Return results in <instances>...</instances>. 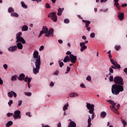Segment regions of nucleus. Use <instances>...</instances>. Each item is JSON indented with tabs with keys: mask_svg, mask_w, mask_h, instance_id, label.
Segmentation results:
<instances>
[{
	"mask_svg": "<svg viewBox=\"0 0 127 127\" xmlns=\"http://www.w3.org/2000/svg\"><path fill=\"white\" fill-rule=\"evenodd\" d=\"M16 39L17 40L16 42V43L21 42L23 44H25V40L24 39H23V38L20 37L19 38H17Z\"/></svg>",
	"mask_w": 127,
	"mask_h": 127,
	"instance_id": "obj_13",
	"label": "nucleus"
},
{
	"mask_svg": "<svg viewBox=\"0 0 127 127\" xmlns=\"http://www.w3.org/2000/svg\"><path fill=\"white\" fill-rule=\"evenodd\" d=\"M26 115L28 116V117H31V115H30V112H27L26 113Z\"/></svg>",
	"mask_w": 127,
	"mask_h": 127,
	"instance_id": "obj_56",
	"label": "nucleus"
},
{
	"mask_svg": "<svg viewBox=\"0 0 127 127\" xmlns=\"http://www.w3.org/2000/svg\"><path fill=\"white\" fill-rule=\"evenodd\" d=\"M59 74V71L57 70L54 73V75H58Z\"/></svg>",
	"mask_w": 127,
	"mask_h": 127,
	"instance_id": "obj_53",
	"label": "nucleus"
},
{
	"mask_svg": "<svg viewBox=\"0 0 127 127\" xmlns=\"http://www.w3.org/2000/svg\"><path fill=\"white\" fill-rule=\"evenodd\" d=\"M114 1L115 2L114 5L116 6L118 10H120L121 6H120V4L119 3V0H114Z\"/></svg>",
	"mask_w": 127,
	"mask_h": 127,
	"instance_id": "obj_16",
	"label": "nucleus"
},
{
	"mask_svg": "<svg viewBox=\"0 0 127 127\" xmlns=\"http://www.w3.org/2000/svg\"><path fill=\"white\" fill-rule=\"evenodd\" d=\"M81 88H85V85L83 83L80 84Z\"/></svg>",
	"mask_w": 127,
	"mask_h": 127,
	"instance_id": "obj_61",
	"label": "nucleus"
},
{
	"mask_svg": "<svg viewBox=\"0 0 127 127\" xmlns=\"http://www.w3.org/2000/svg\"><path fill=\"white\" fill-rule=\"evenodd\" d=\"M25 77V75L24 74L22 73L19 75L18 79L19 81H23L24 80V77Z\"/></svg>",
	"mask_w": 127,
	"mask_h": 127,
	"instance_id": "obj_19",
	"label": "nucleus"
},
{
	"mask_svg": "<svg viewBox=\"0 0 127 127\" xmlns=\"http://www.w3.org/2000/svg\"><path fill=\"white\" fill-rule=\"evenodd\" d=\"M91 122H92V120L91 119V117H90V115L88 116V119L87 121V123L88 124L87 127H91V126H92V124L91 123Z\"/></svg>",
	"mask_w": 127,
	"mask_h": 127,
	"instance_id": "obj_23",
	"label": "nucleus"
},
{
	"mask_svg": "<svg viewBox=\"0 0 127 127\" xmlns=\"http://www.w3.org/2000/svg\"><path fill=\"white\" fill-rule=\"evenodd\" d=\"M68 107H69V104L67 103L66 104H65L63 107V111H65L66 110H68Z\"/></svg>",
	"mask_w": 127,
	"mask_h": 127,
	"instance_id": "obj_27",
	"label": "nucleus"
},
{
	"mask_svg": "<svg viewBox=\"0 0 127 127\" xmlns=\"http://www.w3.org/2000/svg\"><path fill=\"white\" fill-rule=\"evenodd\" d=\"M57 127H61V123H59L58 124Z\"/></svg>",
	"mask_w": 127,
	"mask_h": 127,
	"instance_id": "obj_63",
	"label": "nucleus"
},
{
	"mask_svg": "<svg viewBox=\"0 0 127 127\" xmlns=\"http://www.w3.org/2000/svg\"><path fill=\"white\" fill-rule=\"evenodd\" d=\"M21 6L23 7V8H27V5L24 3V2H21Z\"/></svg>",
	"mask_w": 127,
	"mask_h": 127,
	"instance_id": "obj_33",
	"label": "nucleus"
},
{
	"mask_svg": "<svg viewBox=\"0 0 127 127\" xmlns=\"http://www.w3.org/2000/svg\"><path fill=\"white\" fill-rule=\"evenodd\" d=\"M116 50L118 51L119 49H121V46L120 45H116L115 47Z\"/></svg>",
	"mask_w": 127,
	"mask_h": 127,
	"instance_id": "obj_43",
	"label": "nucleus"
},
{
	"mask_svg": "<svg viewBox=\"0 0 127 127\" xmlns=\"http://www.w3.org/2000/svg\"><path fill=\"white\" fill-rule=\"evenodd\" d=\"M109 81H110V82H113L114 81V76H110Z\"/></svg>",
	"mask_w": 127,
	"mask_h": 127,
	"instance_id": "obj_45",
	"label": "nucleus"
},
{
	"mask_svg": "<svg viewBox=\"0 0 127 127\" xmlns=\"http://www.w3.org/2000/svg\"><path fill=\"white\" fill-rule=\"evenodd\" d=\"M50 86L51 87H53V86H54V83H53V82H51V83L50 84Z\"/></svg>",
	"mask_w": 127,
	"mask_h": 127,
	"instance_id": "obj_59",
	"label": "nucleus"
},
{
	"mask_svg": "<svg viewBox=\"0 0 127 127\" xmlns=\"http://www.w3.org/2000/svg\"><path fill=\"white\" fill-rule=\"evenodd\" d=\"M108 54H109V58H112V55H111V51H109L108 53Z\"/></svg>",
	"mask_w": 127,
	"mask_h": 127,
	"instance_id": "obj_51",
	"label": "nucleus"
},
{
	"mask_svg": "<svg viewBox=\"0 0 127 127\" xmlns=\"http://www.w3.org/2000/svg\"><path fill=\"white\" fill-rule=\"evenodd\" d=\"M113 65L117 69H120L121 68V65L117 63H115Z\"/></svg>",
	"mask_w": 127,
	"mask_h": 127,
	"instance_id": "obj_32",
	"label": "nucleus"
},
{
	"mask_svg": "<svg viewBox=\"0 0 127 127\" xmlns=\"http://www.w3.org/2000/svg\"><path fill=\"white\" fill-rule=\"evenodd\" d=\"M71 63L75 64L76 63V61H77V56H74L73 54H71L69 55V61Z\"/></svg>",
	"mask_w": 127,
	"mask_h": 127,
	"instance_id": "obj_8",
	"label": "nucleus"
},
{
	"mask_svg": "<svg viewBox=\"0 0 127 127\" xmlns=\"http://www.w3.org/2000/svg\"><path fill=\"white\" fill-rule=\"evenodd\" d=\"M69 96L70 98H74L75 97H79V94L75 93V92H72L69 94Z\"/></svg>",
	"mask_w": 127,
	"mask_h": 127,
	"instance_id": "obj_17",
	"label": "nucleus"
},
{
	"mask_svg": "<svg viewBox=\"0 0 127 127\" xmlns=\"http://www.w3.org/2000/svg\"><path fill=\"white\" fill-rule=\"evenodd\" d=\"M118 18L120 20H123L124 18H125V14H124V12L120 13L118 14Z\"/></svg>",
	"mask_w": 127,
	"mask_h": 127,
	"instance_id": "obj_18",
	"label": "nucleus"
},
{
	"mask_svg": "<svg viewBox=\"0 0 127 127\" xmlns=\"http://www.w3.org/2000/svg\"><path fill=\"white\" fill-rule=\"evenodd\" d=\"M13 103V101H12V100H10L9 101V102H8V104L9 106V107H10V106L12 105Z\"/></svg>",
	"mask_w": 127,
	"mask_h": 127,
	"instance_id": "obj_42",
	"label": "nucleus"
},
{
	"mask_svg": "<svg viewBox=\"0 0 127 127\" xmlns=\"http://www.w3.org/2000/svg\"><path fill=\"white\" fill-rule=\"evenodd\" d=\"M80 47H82L83 46H86L85 45V43L84 42L80 43Z\"/></svg>",
	"mask_w": 127,
	"mask_h": 127,
	"instance_id": "obj_49",
	"label": "nucleus"
},
{
	"mask_svg": "<svg viewBox=\"0 0 127 127\" xmlns=\"http://www.w3.org/2000/svg\"><path fill=\"white\" fill-rule=\"evenodd\" d=\"M3 68L6 70V69H7V65L6 64H3Z\"/></svg>",
	"mask_w": 127,
	"mask_h": 127,
	"instance_id": "obj_57",
	"label": "nucleus"
},
{
	"mask_svg": "<svg viewBox=\"0 0 127 127\" xmlns=\"http://www.w3.org/2000/svg\"><path fill=\"white\" fill-rule=\"evenodd\" d=\"M46 8H50V5L49 4V3H47L46 4Z\"/></svg>",
	"mask_w": 127,
	"mask_h": 127,
	"instance_id": "obj_50",
	"label": "nucleus"
},
{
	"mask_svg": "<svg viewBox=\"0 0 127 127\" xmlns=\"http://www.w3.org/2000/svg\"><path fill=\"white\" fill-rule=\"evenodd\" d=\"M63 10H64V8H59L57 15H59V16L62 15V12H63Z\"/></svg>",
	"mask_w": 127,
	"mask_h": 127,
	"instance_id": "obj_21",
	"label": "nucleus"
},
{
	"mask_svg": "<svg viewBox=\"0 0 127 127\" xmlns=\"http://www.w3.org/2000/svg\"><path fill=\"white\" fill-rule=\"evenodd\" d=\"M114 81L115 84L112 86V93L117 96L121 92H124V79L122 77L116 76L114 78Z\"/></svg>",
	"mask_w": 127,
	"mask_h": 127,
	"instance_id": "obj_1",
	"label": "nucleus"
},
{
	"mask_svg": "<svg viewBox=\"0 0 127 127\" xmlns=\"http://www.w3.org/2000/svg\"><path fill=\"white\" fill-rule=\"evenodd\" d=\"M11 80H12V81H16V75H13Z\"/></svg>",
	"mask_w": 127,
	"mask_h": 127,
	"instance_id": "obj_38",
	"label": "nucleus"
},
{
	"mask_svg": "<svg viewBox=\"0 0 127 127\" xmlns=\"http://www.w3.org/2000/svg\"><path fill=\"white\" fill-rule=\"evenodd\" d=\"M11 16L18 17L19 15H18V14L16 12H12L11 13Z\"/></svg>",
	"mask_w": 127,
	"mask_h": 127,
	"instance_id": "obj_28",
	"label": "nucleus"
},
{
	"mask_svg": "<svg viewBox=\"0 0 127 127\" xmlns=\"http://www.w3.org/2000/svg\"><path fill=\"white\" fill-rule=\"evenodd\" d=\"M85 49H87L86 46H84L81 47L80 51L81 52H83V51H84V50H85Z\"/></svg>",
	"mask_w": 127,
	"mask_h": 127,
	"instance_id": "obj_35",
	"label": "nucleus"
},
{
	"mask_svg": "<svg viewBox=\"0 0 127 127\" xmlns=\"http://www.w3.org/2000/svg\"><path fill=\"white\" fill-rule=\"evenodd\" d=\"M22 31H27L28 30V27L26 25H24L22 27Z\"/></svg>",
	"mask_w": 127,
	"mask_h": 127,
	"instance_id": "obj_26",
	"label": "nucleus"
},
{
	"mask_svg": "<svg viewBox=\"0 0 127 127\" xmlns=\"http://www.w3.org/2000/svg\"><path fill=\"white\" fill-rule=\"evenodd\" d=\"M7 95L9 98H12V97H14V98H16L17 96L16 93L13 91L8 92Z\"/></svg>",
	"mask_w": 127,
	"mask_h": 127,
	"instance_id": "obj_9",
	"label": "nucleus"
},
{
	"mask_svg": "<svg viewBox=\"0 0 127 127\" xmlns=\"http://www.w3.org/2000/svg\"><path fill=\"white\" fill-rule=\"evenodd\" d=\"M25 82H27L28 87L29 89H30V86H31V85L30 84V82H31V79H30V78L26 76L25 78Z\"/></svg>",
	"mask_w": 127,
	"mask_h": 127,
	"instance_id": "obj_15",
	"label": "nucleus"
},
{
	"mask_svg": "<svg viewBox=\"0 0 127 127\" xmlns=\"http://www.w3.org/2000/svg\"><path fill=\"white\" fill-rule=\"evenodd\" d=\"M14 9H13V8L12 7H9L8 9V12H9V13H11V12H14Z\"/></svg>",
	"mask_w": 127,
	"mask_h": 127,
	"instance_id": "obj_29",
	"label": "nucleus"
},
{
	"mask_svg": "<svg viewBox=\"0 0 127 127\" xmlns=\"http://www.w3.org/2000/svg\"><path fill=\"white\" fill-rule=\"evenodd\" d=\"M39 54V53H38V51H35L34 52L33 58H34V59H35V60H36H36L38 59L39 58H40V56H38Z\"/></svg>",
	"mask_w": 127,
	"mask_h": 127,
	"instance_id": "obj_10",
	"label": "nucleus"
},
{
	"mask_svg": "<svg viewBox=\"0 0 127 127\" xmlns=\"http://www.w3.org/2000/svg\"><path fill=\"white\" fill-rule=\"evenodd\" d=\"M13 124L12 121H9L6 124L5 126L7 127H11V125Z\"/></svg>",
	"mask_w": 127,
	"mask_h": 127,
	"instance_id": "obj_30",
	"label": "nucleus"
},
{
	"mask_svg": "<svg viewBox=\"0 0 127 127\" xmlns=\"http://www.w3.org/2000/svg\"><path fill=\"white\" fill-rule=\"evenodd\" d=\"M22 101L19 100V101H18V107H20L21 105H22Z\"/></svg>",
	"mask_w": 127,
	"mask_h": 127,
	"instance_id": "obj_48",
	"label": "nucleus"
},
{
	"mask_svg": "<svg viewBox=\"0 0 127 127\" xmlns=\"http://www.w3.org/2000/svg\"><path fill=\"white\" fill-rule=\"evenodd\" d=\"M47 32H48V28L46 26H43L42 30L40 32V35H39V37H40L43 33L46 34Z\"/></svg>",
	"mask_w": 127,
	"mask_h": 127,
	"instance_id": "obj_7",
	"label": "nucleus"
},
{
	"mask_svg": "<svg viewBox=\"0 0 127 127\" xmlns=\"http://www.w3.org/2000/svg\"><path fill=\"white\" fill-rule=\"evenodd\" d=\"M13 118L15 120L16 119H21V116H20V111L16 110L14 112V114L13 115Z\"/></svg>",
	"mask_w": 127,
	"mask_h": 127,
	"instance_id": "obj_6",
	"label": "nucleus"
},
{
	"mask_svg": "<svg viewBox=\"0 0 127 127\" xmlns=\"http://www.w3.org/2000/svg\"><path fill=\"white\" fill-rule=\"evenodd\" d=\"M119 109H120V108H116V107H114V108L111 109V111H113L114 113H115L117 115H120V113H119V111H118V110H119Z\"/></svg>",
	"mask_w": 127,
	"mask_h": 127,
	"instance_id": "obj_20",
	"label": "nucleus"
},
{
	"mask_svg": "<svg viewBox=\"0 0 127 127\" xmlns=\"http://www.w3.org/2000/svg\"><path fill=\"white\" fill-rule=\"evenodd\" d=\"M18 49L21 50L22 49L23 46H22V44L21 43H17V47Z\"/></svg>",
	"mask_w": 127,
	"mask_h": 127,
	"instance_id": "obj_25",
	"label": "nucleus"
},
{
	"mask_svg": "<svg viewBox=\"0 0 127 127\" xmlns=\"http://www.w3.org/2000/svg\"><path fill=\"white\" fill-rule=\"evenodd\" d=\"M106 116H107V113L105 112H102L101 113V118H106Z\"/></svg>",
	"mask_w": 127,
	"mask_h": 127,
	"instance_id": "obj_31",
	"label": "nucleus"
},
{
	"mask_svg": "<svg viewBox=\"0 0 127 127\" xmlns=\"http://www.w3.org/2000/svg\"><path fill=\"white\" fill-rule=\"evenodd\" d=\"M86 80L87 81H88L89 82H90L91 80V76L88 75L87 77H86Z\"/></svg>",
	"mask_w": 127,
	"mask_h": 127,
	"instance_id": "obj_46",
	"label": "nucleus"
},
{
	"mask_svg": "<svg viewBox=\"0 0 127 127\" xmlns=\"http://www.w3.org/2000/svg\"><path fill=\"white\" fill-rule=\"evenodd\" d=\"M45 36H46V37H50V36L53 37V36H54V30H53V28H51L48 31V32L45 34Z\"/></svg>",
	"mask_w": 127,
	"mask_h": 127,
	"instance_id": "obj_4",
	"label": "nucleus"
},
{
	"mask_svg": "<svg viewBox=\"0 0 127 127\" xmlns=\"http://www.w3.org/2000/svg\"><path fill=\"white\" fill-rule=\"evenodd\" d=\"M59 64L60 65V67L61 68H62V67H63V66H64V63L62 62H61V61H59Z\"/></svg>",
	"mask_w": 127,
	"mask_h": 127,
	"instance_id": "obj_34",
	"label": "nucleus"
},
{
	"mask_svg": "<svg viewBox=\"0 0 127 127\" xmlns=\"http://www.w3.org/2000/svg\"><path fill=\"white\" fill-rule=\"evenodd\" d=\"M3 84V81H2V79L0 77V85H2Z\"/></svg>",
	"mask_w": 127,
	"mask_h": 127,
	"instance_id": "obj_58",
	"label": "nucleus"
},
{
	"mask_svg": "<svg viewBox=\"0 0 127 127\" xmlns=\"http://www.w3.org/2000/svg\"><path fill=\"white\" fill-rule=\"evenodd\" d=\"M64 22L66 24L69 23L70 22V20H69L68 18H66L64 20Z\"/></svg>",
	"mask_w": 127,
	"mask_h": 127,
	"instance_id": "obj_40",
	"label": "nucleus"
},
{
	"mask_svg": "<svg viewBox=\"0 0 127 127\" xmlns=\"http://www.w3.org/2000/svg\"><path fill=\"white\" fill-rule=\"evenodd\" d=\"M63 61L64 62V63H67V62H70V58H69V56H66L64 57Z\"/></svg>",
	"mask_w": 127,
	"mask_h": 127,
	"instance_id": "obj_24",
	"label": "nucleus"
},
{
	"mask_svg": "<svg viewBox=\"0 0 127 127\" xmlns=\"http://www.w3.org/2000/svg\"><path fill=\"white\" fill-rule=\"evenodd\" d=\"M22 34V33H21V32H19V33H17V34H16V38H19V37H21L20 36H21Z\"/></svg>",
	"mask_w": 127,
	"mask_h": 127,
	"instance_id": "obj_37",
	"label": "nucleus"
},
{
	"mask_svg": "<svg viewBox=\"0 0 127 127\" xmlns=\"http://www.w3.org/2000/svg\"><path fill=\"white\" fill-rule=\"evenodd\" d=\"M107 102H108V103H110L111 105H112V106H110V108L111 109L116 107V105H117V103H115V101H114V100H107Z\"/></svg>",
	"mask_w": 127,
	"mask_h": 127,
	"instance_id": "obj_11",
	"label": "nucleus"
},
{
	"mask_svg": "<svg viewBox=\"0 0 127 127\" xmlns=\"http://www.w3.org/2000/svg\"><path fill=\"white\" fill-rule=\"evenodd\" d=\"M110 61H111L112 64H113V65H114L116 63V62H115V61L114 60V59H111Z\"/></svg>",
	"mask_w": 127,
	"mask_h": 127,
	"instance_id": "obj_54",
	"label": "nucleus"
},
{
	"mask_svg": "<svg viewBox=\"0 0 127 127\" xmlns=\"http://www.w3.org/2000/svg\"><path fill=\"white\" fill-rule=\"evenodd\" d=\"M122 7H126V6H127V3L122 4Z\"/></svg>",
	"mask_w": 127,
	"mask_h": 127,
	"instance_id": "obj_60",
	"label": "nucleus"
},
{
	"mask_svg": "<svg viewBox=\"0 0 127 127\" xmlns=\"http://www.w3.org/2000/svg\"><path fill=\"white\" fill-rule=\"evenodd\" d=\"M90 37H91V38H95V33H91L90 34Z\"/></svg>",
	"mask_w": 127,
	"mask_h": 127,
	"instance_id": "obj_47",
	"label": "nucleus"
},
{
	"mask_svg": "<svg viewBox=\"0 0 127 127\" xmlns=\"http://www.w3.org/2000/svg\"><path fill=\"white\" fill-rule=\"evenodd\" d=\"M82 22H84V23H85V27L86 28V30H88V31H90V30H91V27L89 26H90V24H91V22L88 20H82Z\"/></svg>",
	"mask_w": 127,
	"mask_h": 127,
	"instance_id": "obj_5",
	"label": "nucleus"
},
{
	"mask_svg": "<svg viewBox=\"0 0 127 127\" xmlns=\"http://www.w3.org/2000/svg\"><path fill=\"white\" fill-rule=\"evenodd\" d=\"M7 117H11V116H13V113H7Z\"/></svg>",
	"mask_w": 127,
	"mask_h": 127,
	"instance_id": "obj_55",
	"label": "nucleus"
},
{
	"mask_svg": "<svg viewBox=\"0 0 127 127\" xmlns=\"http://www.w3.org/2000/svg\"><path fill=\"white\" fill-rule=\"evenodd\" d=\"M36 67L33 68V73L34 74H37L39 73V69H40V65H41V61H40V58H39L36 60V62H35Z\"/></svg>",
	"mask_w": 127,
	"mask_h": 127,
	"instance_id": "obj_2",
	"label": "nucleus"
},
{
	"mask_svg": "<svg viewBox=\"0 0 127 127\" xmlns=\"http://www.w3.org/2000/svg\"><path fill=\"white\" fill-rule=\"evenodd\" d=\"M52 19L55 22H56L57 21V16L56 15V12H52Z\"/></svg>",
	"mask_w": 127,
	"mask_h": 127,
	"instance_id": "obj_12",
	"label": "nucleus"
},
{
	"mask_svg": "<svg viewBox=\"0 0 127 127\" xmlns=\"http://www.w3.org/2000/svg\"><path fill=\"white\" fill-rule=\"evenodd\" d=\"M70 71H71V67L67 66L66 72L65 73V74H68Z\"/></svg>",
	"mask_w": 127,
	"mask_h": 127,
	"instance_id": "obj_36",
	"label": "nucleus"
},
{
	"mask_svg": "<svg viewBox=\"0 0 127 127\" xmlns=\"http://www.w3.org/2000/svg\"><path fill=\"white\" fill-rule=\"evenodd\" d=\"M17 49V47L16 46L10 47L8 48V51L9 52H14L15 50Z\"/></svg>",
	"mask_w": 127,
	"mask_h": 127,
	"instance_id": "obj_14",
	"label": "nucleus"
},
{
	"mask_svg": "<svg viewBox=\"0 0 127 127\" xmlns=\"http://www.w3.org/2000/svg\"><path fill=\"white\" fill-rule=\"evenodd\" d=\"M86 108L89 110V113L92 114V120H94V118H95V113L94 112V111H95L94 108H95V105L87 103Z\"/></svg>",
	"mask_w": 127,
	"mask_h": 127,
	"instance_id": "obj_3",
	"label": "nucleus"
},
{
	"mask_svg": "<svg viewBox=\"0 0 127 127\" xmlns=\"http://www.w3.org/2000/svg\"><path fill=\"white\" fill-rule=\"evenodd\" d=\"M25 95L26 96H28V97H30V96L32 95V93L31 92H25Z\"/></svg>",
	"mask_w": 127,
	"mask_h": 127,
	"instance_id": "obj_44",
	"label": "nucleus"
},
{
	"mask_svg": "<svg viewBox=\"0 0 127 127\" xmlns=\"http://www.w3.org/2000/svg\"><path fill=\"white\" fill-rule=\"evenodd\" d=\"M124 71L125 73H127V68H125Z\"/></svg>",
	"mask_w": 127,
	"mask_h": 127,
	"instance_id": "obj_64",
	"label": "nucleus"
},
{
	"mask_svg": "<svg viewBox=\"0 0 127 127\" xmlns=\"http://www.w3.org/2000/svg\"><path fill=\"white\" fill-rule=\"evenodd\" d=\"M71 52L70 51H67L66 53V54H67V55H71Z\"/></svg>",
	"mask_w": 127,
	"mask_h": 127,
	"instance_id": "obj_62",
	"label": "nucleus"
},
{
	"mask_svg": "<svg viewBox=\"0 0 127 127\" xmlns=\"http://www.w3.org/2000/svg\"><path fill=\"white\" fill-rule=\"evenodd\" d=\"M109 71L110 72V73H109V75H112V74H113V73H114V69H113V68H112V67H110L109 68ZM111 73L112 74H111Z\"/></svg>",
	"mask_w": 127,
	"mask_h": 127,
	"instance_id": "obj_41",
	"label": "nucleus"
},
{
	"mask_svg": "<svg viewBox=\"0 0 127 127\" xmlns=\"http://www.w3.org/2000/svg\"><path fill=\"white\" fill-rule=\"evenodd\" d=\"M68 127H76V123H75L74 121L70 122L68 126Z\"/></svg>",
	"mask_w": 127,
	"mask_h": 127,
	"instance_id": "obj_22",
	"label": "nucleus"
},
{
	"mask_svg": "<svg viewBox=\"0 0 127 127\" xmlns=\"http://www.w3.org/2000/svg\"><path fill=\"white\" fill-rule=\"evenodd\" d=\"M122 123L124 125V127H126L127 126V122L124 119H122Z\"/></svg>",
	"mask_w": 127,
	"mask_h": 127,
	"instance_id": "obj_39",
	"label": "nucleus"
},
{
	"mask_svg": "<svg viewBox=\"0 0 127 127\" xmlns=\"http://www.w3.org/2000/svg\"><path fill=\"white\" fill-rule=\"evenodd\" d=\"M44 49V46H41L39 49V51H42Z\"/></svg>",
	"mask_w": 127,
	"mask_h": 127,
	"instance_id": "obj_52",
	"label": "nucleus"
}]
</instances>
